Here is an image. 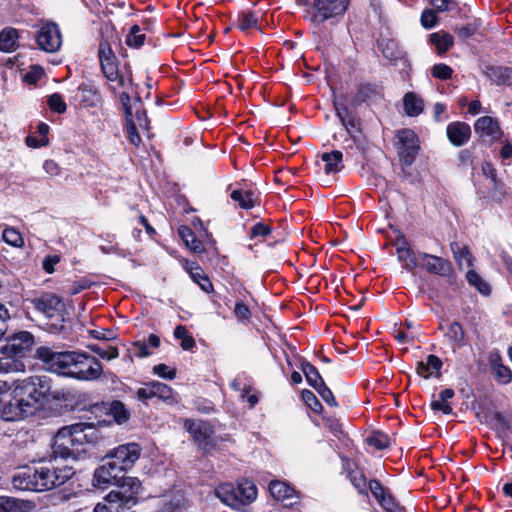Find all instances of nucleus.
I'll return each instance as SVG.
<instances>
[{"label":"nucleus","mask_w":512,"mask_h":512,"mask_svg":"<svg viewBox=\"0 0 512 512\" xmlns=\"http://www.w3.org/2000/svg\"><path fill=\"white\" fill-rule=\"evenodd\" d=\"M36 357L46 370L80 381L98 379L103 367L93 356L81 351H54L49 347H39Z\"/></svg>","instance_id":"nucleus-1"},{"label":"nucleus","mask_w":512,"mask_h":512,"mask_svg":"<svg viewBox=\"0 0 512 512\" xmlns=\"http://www.w3.org/2000/svg\"><path fill=\"white\" fill-rule=\"evenodd\" d=\"M101 438L92 423L79 422L64 426L53 438L52 455L55 459H78Z\"/></svg>","instance_id":"nucleus-2"},{"label":"nucleus","mask_w":512,"mask_h":512,"mask_svg":"<svg viewBox=\"0 0 512 512\" xmlns=\"http://www.w3.org/2000/svg\"><path fill=\"white\" fill-rule=\"evenodd\" d=\"M216 497L225 505L241 510L251 504L257 497V488L255 484L248 480H240L237 487L230 483H223L215 489Z\"/></svg>","instance_id":"nucleus-3"},{"label":"nucleus","mask_w":512,"mask_h":512,"mask_svg":"<svg viewBox=\"0 0 512 512\" xmlns=\"http://www.w3.org/2000/svg\"><path fill=\"white\" fill-rule=\"evenodd\" d=\"M38 492L51 490L66 483L73 475L74 470L67 465H57L47 462L34 466Z\"/></svg>","instance_id":"nucleus-4"},{"label":"nucleus","mask_w":512,"mask_h":512,"mask_svg":"<svg viewBox=\"0 0 512 512\" xmlns=\"http://www.w3.org/2000/svg\"><path fill=\"white\" fill-rule=\"evenodd\" d=\"M16 394L26 396L40 408L49 398L50 383L46 376H31L15 382Z\"/></svg>","instance_id":"nucleus-5"},{"label":"nucleus","mask_w":512,"mask_h":512,"mask_svg":"<svg viewBox=\"0 0 512 512\" xmlns=\"http://www.w3.org/2000/svg\"><path fill=\"white\" fill-rule=\"evenodd\" d=\"M117 489L108 493V499L116 502L121 508H131L138 502L142 493V483L136 477H124L116 484Z\"/></svg>","instance_id":"nucleus-6"},{"label":"nucleus","mask_w":512,"mask_h":512,"mask_svg":"<svg viewBox=\"0 0 512 512\" xmlns=\"http://www.w3.org/2000/svg\"><path fill=\"white\" fill-rule=\"evenodd\" d=\"M98 56L104 76L108 81L116 83V86H112L113 90L126 88L130 80L119 74L115 54L107 41L99 44Z\"/></svg>","instance_id":"nucleus-7"},{"label":"nucleus","mask_w":512,"mask_h":512,"mask_svg":"<svg viewBox=\"0 0 512 512\" xmlns=\"http://www.w3.org/2000/svg\"><path fill=\"white\" fill-rule=\"evenodd\" d=\"M184 427L196 445L203 451L212 450L217 444L214 429L209 422L200 419H185Z\"/></svg>","instance_id":"nucleus-8"},{"label":"nucleus","mask_w":512,"mask_h":512,"mask_svg":"<svg viewBox=\"0 0 512 512\" xmlns=\"http://www.w3.org/2000/svg\"><path fill=\"white\" fill-rule=\"evenodd\" d=\"M349 0H314L311 21L320 25L327 20L341 17L347 10Z\"/></svg>","instance_id":"nucleus-9"},{"label":"nucleus","mask_w":512,"mask_h":512,"mask_svg":"<svg viewBox=\"0 0 512 512\" xmlns=\"http://www.w3.org/2000/svg\"><path fill=\"white\" fill-rule=\"evenodd\" d=\"M39 407L26 396H18L16 388L12 391V399L4 406L3 414L6 420L18 421L33 415Z\"/></svg>","instance_id":"nucleus-10"},{"label":"nucleus","mask_w":512,"mask_h":512,"mask_svg":"<svg viewBox=\"0 0 512 512\" xmlns=\"http://www.w3.org/2000/svg\"><path fill=\"white\" fill-rule=\"evenodd\" d=\"M396 148L400 160L407 166L412 165L419 150V140L414 131L402 129L397 133Z\"/></svg>","instance_id":"nucleus-11"},{"label":"nucleus","mask_w":512,"mask_h":512,"mask_svg":"<svg viewBox=\"0 0 512 512\" xmlns=\"http://www.w3.org/2000/svg\"><path fill=\"white\" fill-rule=\"evenodd\" d=\"M141 455V448L137 443H127L113 449L107 456L116 466L125 472L131 469Z\"/></svg>","instance_id":"nucleus-12"},{"label":"nucleus","mask_w":512,"mask_h":512,"mask_svg":"<svg viewBox=\"0 0 512 512\" xmlns=\"http://www.w3.org/2000/svg\"><path fill=\"white\" fill-rule=\"evenodd\" d=\"M36 40L41 50L50 53L57 51L62 44L60 30L53 22L41 25Z\"/></svg>","instance_id":"nucleus-13"},{"label":"nucleus","mask_w":512,"mask_h":512,"mask_svg":"<svg viewBox=\"0 0 512 512\" xmlns=\"http://www.w3.org/2000/svg\"><path fill=\"white\" fill-rule=\"evenodd\" d=\"M123 473L111 460L98 467L93 475V485L98 489H106L109 485H116L120 481V474Z\"/></svg>","instance_id":"nucleus-14"},{"label":"nucleus","mask_w":512,"mask_h":512,"mask_svg":"<svg viewBox=\"0 0 512 512\" xmlns=\"http://www.w3.org/2000/svg\"><path fill=\"white\" fill-rule=\"evenodd\" d=\"M33 307L48 318L61 316L65 305L61 298L50 293L41 295L31 300Z\"/></svg>","instance_id":"nucleus-15"},{"label":"nucleus","mask_w":512,"mask_h":512,"mask_svg":"<svg viewBox=\"0 0 512 512\" xmlns=\"http://www.w3.org/2000/svg\"><path fill=\"white\" fill-rule=\"evenodd\" d=\"M33 342L32 334L23 331L11 337L4 345V350L22 360L25 351L33 345Z\"/></svg>","instance_id":"nucleus-16"},{"label":"nucleus","mask_w":512,"mask_h":512,"mask_svg":"<svg viewBox=\"0 0 512 512\" xmlns=\"http://www.w3.org/2000/svg\"><path fill=\"white\" fill-rule=\"evenodd\" d=\"M36 474L34 466H27L18 470L12 477V486L21 491L38 492L37 483H35Z\"/></svg>","instance_id":"nucleus-17"},{"label":"nucleus","mask_w":512,"mask_h":512,"mask_svg":"<svg viewBox=\"0 0 512 512\" xmlns=\"http://www.w3.org/2000/svg\"><path fill=\"white\" fill-rule=\"evenodd\" d=\"M474 129L481 138L491 141L499 139L502 135L498 122L490 116H483L477 119Z\"/></svg>","instance_id":"nucleus-18"},{"label":"nucleus","mask_w":512,"mask_h":512,"mask_svg":"<svg viewBox=\"0 0 512 512\" xmlns=\"http://www.w3.org/2000/svg\"><path fill=\"white\" fill-rule=\"evenodd\" d=\"M419 258L423 267L429 272L439 276H447L452 270L451 263L441 257L427 253H420Z\"/></svg>","instance_id":"nucleus-19"},{"label":"nucleus","mask_w":512,"mask_h":512,"mask_svg":"<svg viewBox=\"0 0 512 512\" xmlns=\"http://www.w3.org/2000/svg\"><path fill=\"white\" fill-rule=\"evenodd\" d=\"M369 489L380 505L388 512H398L400 507L393 496L377 480L369 482Z\"/></svg>","instance_id":"nucleus-20"},{"label":"nucleus","mask_w":512,"mask_h":512,"mask_svg":"<svg viewBox=\"0 0 512 512\" xmlns=\"http://www.w3.org/2000/svg\"><path fill=\"white\" fill-rule=\"evenodd\" d=\"M471 136V128L464 122H453L447 126V137L457 147L463 146Z\"/></svg>","instance_id":"nucleus-21"},{"label":"nucleus","mask_w":512,"mask_h":512,"mask_svg":"<svg viewBox=\"0 0 512 512\" xmlns=\"http://www.w3.org/2000/svg\"><path fill=\"white\" fill-rule=\"evenodd\" d=\"M489 364L493 371L495 379L501 384H508L512 380V371L508 366L502 363V358L497 351L489 355Z\"/></svg>","instance_id":"nucleus-22"},{"label":"nucleus","mask_w":512,"mask_h":512,"mask_svg":"<svg viewBox=\"0 0 512 512\" xmlns=\"http://www.w3.org/2000/svg\"><path fill=\"white\" fill-rule=\"evenodd\" d=\"M34 508L32 501L0 496V512H31Z\"/></svg>","instance_id":"nucleus-23"},{"label":"nucleus","mask_w":512,"mask_h":512,"mask_svg":"<svg viewBox=\"0 0 512 512\" xmlns=\"http://www.w3.org/2000/svg\"><path fill=\"white\" fill-rule=\"evenodd\" d=\"M24 370V362L5 351L3 346L0 350V373L23 372Z\"/></svg>","instance_id":"nucleus-24"},{"label":"nucleus","mask_w":512,"mask_h":512,"mask_svg":"<svg viewBox=\"0 0 512 512\" xmlns=\"http://www.w3.org/2000/svg\"><path fill=\"white\" fill-rule=\"evenodd\" d=\"M321 161L323 162V171L326 174H335L342 170L343 154L341 151L334 150L332 152H326L321 154Z\"/></svg>","instance_id":"nucleus-25"},{"label":"nucleus","mask_w":512,"mask_h":512,"mask_svg":"<svg viewBox=\"0 0 512 512\" xmlns=\"http://www.w3.org/2000/svg\"><path fill=\"white\" fill-rule=\"evenodd\" d=\"M403 108L406 115L416 117L424 110L423 99L414 92H407L403 97Z\"/></svg>","instance_id":"nucleus-26"},{"label":"nucleus","mask_w":512,"mask_h":512,"mask_svg":"<svg viewBox=\"0 0 512 512\" xmlns=\"http://www.w3.org/2000/svg\"><path fill=\"white\" fill-rule=\"evenodd\" d=\"M185 268L191 275L194 282H196L203 291L209 293L213 290L211 281L195 262H187Z\"/></svg>","instance_id":"nucleus-27"},{"label":"nucleus","mask_w":512,"mask_h":512,"mask_svg":"<svg viewBox=\"0 0 512 512\" xmlns=\"http://www.w3.org/2000/svg\"><path fill=\"white\" fill-rule=\"evenodd\" d=\"M231 199L242 209H251L257 203V195L251 190L236 189L231 192Z\"/></svg>","instance_id":"nucleus-28"},{"label":"nucleus","mask_w":512,"mask_h":512,"mask_svg":"<svg viewBox=\"0 0 512 512\" xmlns=\"http://www.w3.org/2000/svg\"><path fill=\"white\" fill-rule=\"evenodd\" d=\"M269 492L273 498L278 501H285L292 499L295 494V490L288 485L286 482L274 480L269 484Z\"/></svg>","instance_id":"nucleus-29"},{"label":"nucleus","mask_w":512,"mask_h":512,"mask_svg":"<svg viewBox=\"0 0 512 512\" xmlns=\"http://www.w3.org/2000/svg\"><path fill=\"white\" fill-rule=\"evenodd\" d=\"M440 328L444 330V336L455 346L462 347L465 344V333L458 322H448L446 328L441 324Z\"/></svg>","instance_id":"nucleus-30"},{"label":"nucleus","mask_w":512,"mask_h":512,"mask_svg":"<svg viewBox=\"0 0 512 512\" xmlns=\"http://www.w3.org/2000/svg\"><path fill=\"white\" fill-rule=\"evenodd\" d=\"M450 247L454 259L461 269L469 268L472 266L473 257L466 246L458 242H452Z\"/></svg>","instance_id":"nucleus-31"},{"label":"nucleus","mask_w":512,"mask_h":512,"mask_svg":"<svg viewBox=\"0 0 512 512\" xmlns=\"http://www.w3.org/2000/svg\"><path fill=\"white\" fill-rule=\"evenodd\" d=\"M18 31L15 28H5L0 33V50L3 52H12L18 46Z\"/></svg>","instance_id":"nucleus-32"},{"label":"nucleus","mask_w":512,"mask_h":512,"mask_svg":"<svg viewBox=\"0 0 512 512\" xmlns=\"http://www.w3.org/2000/svg\"><path fill=\"white\" fill-rule=\"evenodd\" d=\"M487 76L497 85H512V67H491Z\"/></svg>","instance_id":"nucleus-33"},{"label":"nucleus","mask_w":512,"mask_h":512,"mask_svg":"<svg viewBox=\"0 0 512 512\" xmlns=\"http://www.w3.org/2000/svg\"><path fill=\"white\" fill-rule=\"evenodd\" d=\"M383 56L388 59L391 63L397 64L398 61L404 60L403 51L397 46V44L392 41H382L379 44Z\"/></svg>","instance_id":"nucleus-34"},{"label":"nucleus","mask_w":512,"mask_h":512,"mask_svg":"<svg viewBox=\"0 0 512 512\" xmlns=\"http://www.w3.org/2000/svg\"><path fill=\"white\" fill-rule=\"evenodd\" d=\"M454 396V391L450 388L443 389L439 393V397L436 400H433L431 403V407L433 410L441 411L444 414H450L452 412V407L448 403V401Z\"/></svg>","instance_id":"nucleus-35"},{"label":"nucleus","mask_w":512,"mask_h":512,"mask_svg":"<svg viewBox=\"0 0 512 512\" xmlns=\"http://www.w3.org/2000/svg\"><path fill=\"white\" fill-rule=\"evenodd\" d=\"M152 388L155 391V398H158L169 405L177 403L173 390L168 385L162 382L152 381Z\"/></svg>","instance_id":"nucleus-36"},{"label":"nucleus","mask_w":512,"mask_h":512,"mask_svg":"<svg viewBox=\"0 0 512 512\" xmlns=\"http://www.w3.org/2000/svg\"><path fill=\"white\" fill-rule=\"evenodd\" d=\"M431 43L439 54L445 53L453 44V37L445 32H436L430 36Z\"/></svg>","instance_id":"nucleus-37"},{"label":"nucleus","mask_w":512,"mask_h":512,"mask_svg":"<svg viewBox=\"0 0 512 512\" xmlns=\"http://www.w3.org/2000/svg\"><path fill=\"white\" fill-rule=\"evenodd\" d=\"M179 235L188 249L195 253H201L203 251L201 241L196 239L193 232L188 227H180Z\"/></svg>","instance_id":"nucleus-38"},{"label":"nucleus","mask_w":512,"mask_h":512,"mask_svg":"<svg viewBox=\"0 0 512 512\" xmlns=\"http://www.w3.org/2000/svg\"><path fill=\"white\" fill-rule=\"evenodd\" d=\"M302 371L305 374L309 385L312 386L315 390L325 384L317 368L312 364L308 362L303 363Z\"/></svg>","instance_id":"nucleus-39"},{"label":"nucleus","mask_w":512,"mask_h":512,"mask_svg":"<svg viewBox=\"0 0 512 512\" xmlns=\"http://www.w3.org/2000/svg\"><path fill=\"white\" fill-rule=\"evenodd\" d=\"M3 241L14 247L22 248L24 246V239L21 233L14 227H6L2 232Z\"/></svg>","instance_id":"nucleus-40"},{"label":"nucleus","mask_w":512,"mask_h":512,"mask_svg":"<svg viewBox=\"0 0 512 512\" xmlns=\"http://www.w3.org/2000/svg\"><path fill=\"white\" fill-rule=\"evenodd\" d=\"M109 415H111L116 423L123 424L128 421L130 417L129 411L125 405L120 401H113L109 407Z\"/></svg>","instance_id":"nucleus-41"},{"label":"nucleus","mask_w":512,"mask_h":512,"mask_svg":"<svg viewBox=\"0 0 512 512\" xmlns=\"http://www.w3.org/2000/svg\"><path fill=\"white\" fill-rule=\"evenodd\" d=\"M466 279L468 283L472 286H474L481 294L483 295H489L490 294V287L489 285L483 280V278L475 271V270H468L466 274Z\"/></svg>","instance_id":"nucleus-42"},{"label":"nucleus","mask_w":512,"mask_h":512,"mask_svg":"<svg viewBox=\"0 0 512 512\" xmlns=\"http://www.w3.org/2000/svg\"><path fill=\"white\" fill-rule=\"evenodd\" d=\"M126 132L131 144L138 146L141 143V137L137 133L131 108H126Z\"/></svg>","instance_id":"nucleus-43"},{"label":"nucleus","mask_w":512,"mask_h":512,"mask_svg":"<svg viewBox=\"0 0 512 512\" xmlns=\"http://www.w3.org/2000/svg\"><path fill=\"white\" fill-rule=\"evenodd\" d=\"M397 257L403 262L408 271H413L418 266V260L411 249L398 248Z\"/></svg>","instance_id":"nucleus-44"},{"label":"nucleus","mask_w":512,"mask_h":512,"mask_svg":"<svg viewBox=\"0 0 512 512\" xmlns=\"http://www.w3.org/2000/svg\"><path fill=\"white\" fill-rule=\"evenodd\" d=\"M366 443L377 450H383L390 446L391 440L388 435L382 432H374L366 438Z\"/></svg>","instance_id":"nucleus-45"},{"label":"nucleus","mask_w":512,"mask_h":512,"mask_svg":"<svg viewBox=\"0 0 512 512\" xmlns=\"http://www.w3.org/2000/svg\"><path fill=\"white\" fill-rule=\"evenodd\" d=\"M174 336L181 340V347L183 350L189 351L195 347L194 338L188 334L184 326L178 325L174 330Z\"/></svg>","instance_id":"nucleus-46"},{"label":"nucleus","mask_w":512,"mask_h":512,"mask_svg":"<svg viewBox=\"0 0 512 512\" xmlns=\"http://www.w3.org/2000/svg\"><path fill=\"white\" fill-rule=\"evenodd\" d=\"M88 348L96 353L100 358L112 360L119 356L118 349L113 346H101L99 344H91Z\"/></svg>","instance_id":"nucleus-47"},{"label":"nucleus","mask_w":512,"mask_h":512,"mask_svg":"<svg viewBox=\"0 0 512 512\" xmlns=\"http://www.w3.org/2000/svg\"><path fill=\"white\" fill-rule=\"evenodd\" d=\"M233 312L239 323L246 324L251 319L250 309L242 299L236 301Z\"/></svg>","instance_id":"nucleus-48"},{"label":"nucleus","mask_w":512,"mask_h":512,"mask_svg":"<svg viewBox=\"0 0 512 512\" xmlns=\"http://www.w3.org/2000/svg\"><path fill=\"white\" fill-rule=\"evenodd\" d=\"M238 27L242 31H248L258 27V17L255 13H243L238 19Z\"/></svg>","instance_id":"nucleus-49"},{"label":"nucleus","mask_w":512,"mask_h":512,"mask_svg":"<svg viewBox=\"0 0 512 512\" xmlns=\"http://www.w3.org/2000/svg\"><path fill=\"white\" fill-rule=\"evenodd\" d=\"M145 35L140 33V28L137 25L132 26L129 34L126 37V44L133 48H139L143 45Z\"/></svg>","instance_id":"nucleus-50"},{"label":"nucleus","mask_w":512,"mask_h":512,"mask_svg":"<svg viewBox=\"0 0 512 512\" xmlns=\"http://www.w3.org/2000/svg\"><path fill=\"white\" fill-rule=\"evenodd\" d=\"M301 398L313 412L318 414L322 412L323 407L313 392L303 390L301 392Z\"/></svg>","instance_id":"nucleus-51"},{"label":"nucleus","mask_w":512,"mask_h":512,"mask_svg":"<svg viewBox=\"0 0 512 512\" xmlns=\"http://www.w3.org/2000/svg\"><path fill=\"white\" fill-rule=\"evenodd\" d=\"M48 105L52 111L59 114L64 113L67 109L66 103L64 102L62 96L58 93H54L49 96Z\"/></svg>","instance_id":"nucleus-52"},{"label":"nucleus","mask_w":512,"mask_h":512,"mask_svg":"<svg viewBox=\"0 0 512 512\" xmlns=\"http://www.w3.org/2000/svg\"><path fill=\"white\" fill-rule=\"evenodd\" d=\"M121 506L116 502L108 499V494L103 498V501L98 503L93 512H120Z\"/></svg>","instance_id":"nucleus-53"},{"label":"nucleus","mask_w":512,"mask_h":512,"mask_svg":"<svg viewBox=\"0 0 512 512\" xmlns=\"http://www.w3.org/2000/svg\"><path fill=\"white\" fill-rule=\"evenodd\" d=\"M271 233V228L269 225L265 224L264 222H258L256 223L250 230V238L255 239H265L268 235Z\"/></svg>","instance_id":"nucleus-54"},{"label":"nucleus","mask_w":512,"mask_h":512,"mask_svg":"<svg viewBox=\"0 0 512 512\" xmlns=\"http://www.w3.org/2000/svg\"><path fill=\"white\" fill-rule=\"evenodd\" d=\"M336 115L341 121L342 125L346 128L348 132H350V126L354 127V121L353 119H347V109L343 104L338 103L337 101L334 102Z\"/></svg>","instance_id":"nucleus-55"},{"label":"nucleus","mask_w":512,"mask_h":512,"mask_svg":"<svg viewBox=\"0 0 512 512\" xmlns=\"http://www.w3.org/2000/svg\"><path fill=\"white\" fill-rule=\"evenodd\" d=\"M430 4L432 9L436 12L450 11L457 6V2L455 0H431Z\"/></svg>","instance_id":"nucleus-56"},{"label":"nucleus","mask_w":512,"mask_h":512,"mask_svg":"<svg viewBox=\"0 0 512 512\" xmlns=\"http://www.w3.org/2000/svg\"><path fill=\"white\" fill-rule=\"evenodd\" d=\"M432 75L440 80L449 79L452 75V69L443 63H439L433 66Z\"/></svg>","instance_id":"nucleus-57"},{"label":"nucleus","mask_w":512,"mask_h":512,"mask_svg":"<svg viewBox=\"0 0 512 512\" xmlns=\"http://www.w3.org/2000/svg\"><path fill=\"white\" fill-rule=\"evenodd\" d=\"M438 17L433 9H426L421 15V24L424 28H432L436 25Z\"/></svg>","instance_id":"nucleus-58"},{"label":"nucleus","mask_w":512,"mask_h":512,"mask_svg":"<svg viewBox=\"0 0 512 512\" xmlns=\"http://www.w3.org/2000/svg\"><path fill=\"white\" fill-rule=\"evenodd\" d=\"M44 75V70L40 66H32L30 70L24 75L23 80L29 84H34L39 81Z\"/></svg>","instance_id":"nucleus-59"},{"label":"nucleus","mask_w":512,"mask_h":512,"mask_svg":"<svg viewBox=\"0 0 512 512\" xmlns=\"http://www.w3.org/2000/svg\"><path fill=\"white\" fill-rule=\"evenodd\" d=\"M153 372L157 376L163 378L172 380L176 376V370L175 369H169V367L166 364H158L153 367Z\"/></svg>","instance_id":"nucleus-60"},{"label":"nucleus","mask_w":512,"mask_h":512,"mask_svg":"<svg viewBox=\"0 0 512 512\" xmlns=\"http://www.w3.org/2000/svg\"><path fill=\"white\" fill-rule=\"evenodd\" d=\"M136 397L140 401H147L155 398V391L152 388V381L146 383L136 391Z\"/></svg>","instance_id":"nucleus-61"},{"label":"nucleus","mask_w":512,"mask_h":512,"mask_svg":"<svg viewBox=\"0 0 512 512\" xmlns=\"http://www.w3.org/2000/svg\"><path fill=\"white\" fill-rule=\"evenodd\" d=\"M84 93L82 101L86 103L87 106H96L99 101V95L93 89L88 88H80Z\"/></svg>","instance_id":"nucleus-62"},{"label":"nucleus","mask_w":512,"mask_h":512,"mask_svg":"<svg viewBox=\"0 0 512 512\" xmlns=\"http://www.w3.org/2000/svg\"><path fill=\"white\" fill-rule=\"evenodd\" d=\"M425 365L430 369L432 374L434 373L439 374L441 368H442V361L439 357L435 355H428L426 358Z\"/></svg>","instance_id":"nucleus-63"},{"label":"nucleus","mask_w":512,"mask_h":512,"mask_svg":"<svg viewBox=\"0 0 512 512\" xmlns=\"http://www.w3.org/2000/svg\"><path fill=\"white\" fill-rule=\"evenodd\" d=\"M60 262V256L59 255H49L44 258L42 267L44 271L48 274H52L55 270V265Z\"/></svg>","instance_id":"nucleus-64"}]
</instances>
